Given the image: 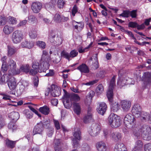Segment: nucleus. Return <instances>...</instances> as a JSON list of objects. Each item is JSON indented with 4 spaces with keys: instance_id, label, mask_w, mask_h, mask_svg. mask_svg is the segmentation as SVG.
Masks as SVG:
<instances>
[{
    "instance_id": "e433bc0d",
    "label": "nucleus",
    "mask_w": 151,
    "mask_h": 151,
    "mask_svg": "<svg viewBox=\"0 0 151 151\" xmlns=\"http://www.w3.org/2000/svg\"><path fill=\"white\" fill-rule=\"evenodd\" d=\"M80 98L78 94L73 93L71 94L70 99L71 101H80Z\"/></svg>"
},
{
    "instance_id": "b1692460",
    "label": "nucleus",
    "mask_w": 151,
    "mask_h": 151,
    "mask_svg": "<svg viewBox=\"0 0 151 151\" xmlns=\"http://www.w3.org/2000/svg\"><path fill=\"white\" fill-rule=\"evenodd\" d=\"M21 45L22 47L27 48L29 49L34 46V44L32 41L25 40L22 42Z\"/></svg>"
},
{
    "instance_id": "9d476101",
    "label": "nucleus",
    "mask_w": 151,
    "mask_h": 151,
    "mask_svg": "<svg viewBox=\"0 0 151 151\" xmlns=\"http://www.w3.org/2000/svg\"><path fill=\"white\" fill-rule=\"evenodd\" d=\"M142 111V108L140 105L138 104H134L132 109V114L136 117L140 116Z\"/></svg>"
},
{
    "instance_id": "aec40b11",
    "label": "nucleus",
    "mask_w": 151,
    "mask_h": 151,
    "mask_svg": "<svg viewBox=\"0 0 151 151\" xmlns=\"http://www.w3.org/2000/svg\"><path fill=\"white\" fill-rule=\"evenodd\" d=\"M77 69L82 73H88L89 72L88 66L84 63H82L78 66Z\"/></svg>"
},
{
    "instance_id": "f8f14e48",
    "label": "nucleus",
    "mask_w": 151,
    "mask_h": 151,
    "mask_svg": "<svg viewBox=\"0 0 151 151\" xmlns=\"http://www.w3.org/2000/svg\"><path fill=\"white\" fill-rule=\"evenodd\" d=\"M42 7V4L39 2H33L32 4L31 8L33 12L35 13H38L40 12Z\"/></svg>"
},
{
    "instance_id": "a18cd8bd",
    "label": "nucleus",
    "mask_w": 151,
    "mask_h": 151,
    "mask_svg": "<svg viewBox=\"0 0 151 151\" xmlns=\"http://www.w3.org/2000/svg\"><path fill=\"white\" fill-rule=\"evenodd\" d=\"M78 8L76 5H74L71 10V14L73 17L75 16L76 14L78 12Z\"/></svg>"
},
{
    "instance_id": "680f3d73",
    "label": "nucleus",
    "mask_w": 151,
    "mask_h": 151,
    "mask_svg": "<svg viewBox=\"0 0 151 151\" xmlns=\"http://www.w3.org/2000/svg\"><path fill=\"white\" fill-rule=\"evenodd\" d=\"M39 80V78L37 76H35L33 78V83L35 86L37 87L38 86Z\"/></svg>"
},
{
    "instance_id": "bf43d9fd",
    "label": "nucleus",
    "mask_w": 151,
    "mask_h": 151,
    "mask_svg": "<svg viewBox=\"0 0 151 151\" xmlns=\"http://www.w3.org/2000/svg\"><path fill=\"white\" fill-rule=\"evenodd\" d=\"M133 133L134 135L136 137H139L140 136V134L141 133V132L140 131V129H134Z\"/></svg>"
},
{
    "instance_id": "6e6d98bb",
    "label": "nucleus",
    "mask_w": 151,
    "mask_h": 151,
    "mask_svg": "<svg viewBox=\"0 0 151 151\" xmlns=\"http://www.w3.org/2000/svg\"><path fill=\"white\" fill-rule=\"evenodd\" d=\"M137 10H134L130 11L129 15L132 18H135L137 16Z\"/></svg>"
},
{
    "instance_id": "f257e3e1",
    "label": "nucleus",
    "mask_w": 151,
    "mask_h": 151,
    "mask_svg": "<svg viewBox=\"0 0 151 151\" xmlns=\"http://www.w3.org/2000/svg\"><path fill=\"white\" fill-rule=\"evenodd\" d=\"M116 76L114 75L111 79L109 87V89L107 92V96L110 103L111 109V111L114 112H116L120 109L119 105L117 102L114 101L113 99V91L114 86L115 84Z\"/></svg>"
},
{
    "instance_id": "a878e982",
    "label": "nucleus",
    "mask_w": 151,
    "mask_h": 151,
    "mask_svg": "<svg viewBox=\"0 0 151 151\" xmlns=\"http://www.w3.org/2000/svg\"><path fill=\"white\" fill-rule=\"evenodd\" d=\"M14 30V28L8 25H6L3 29L4 32L6 35H9L12 33Z\"/></svg>"
},
{
    "instance_id": "39448f33",
    "label": "nucleus",
    "mask_w": 151,
    "mask_h": 151,
    "mask_svg": "<svg viewBox=\"0 0 151 151\" xmlns=\"http://www.w3.org/2000/svg\"><path fill=\"white\" fill-rule=\"evenodd\" d=\"M124 123L127 128L130 129L133 127L136 123L135 119L131 114H128L126 115L124 117Z\"/></svg>"
},
{
    "instance_id": "7ed1b4c3",
    "label": "nucleus",
    "mask_w": 151,
    "mask_h": 151,
    "mask_svg": "<svg viewBox=\"0 0 151 151\" xmlns=\"http://www.w3.org/2000/svg\"><path fill=\"white\" fill-rule=\"evenodd\" d=\"M109 123L112 128H116L120 127L122 123V120L119 116L112 113L108 117Z\"/></svg>"
},
{
    "instance_id": "8fccbe9b",
    "label": "nucleus",
    "mask_w": 151,
    "mask_h": 151,
    "mask_svg": "<svg viewBox=\"0 0 151 151\" xmlns=\"http://www.w3.org/2000/svg\"><path fill=\"white\" fill-rule=\"evenodd\" d=\"M78 54V53L76 50H72L69 53L70 58H73L77 56Z\"/></svg>"
},
{
    "instance_id": "09e8293b",
    "label": "nucleus",
    "mask_w": 151,
    "mask_h": 151,
    "mask_svg": "<svg viewBox=\"0 0 151 151\" xmlns=\"http://www.w3.org/2000/svg\"><path fill=\"white\" fill-rule=\"evenodd\" d=\"M72 141L73 146L74 148H77L80 146L79 143L80 140H78L75 138H73Z\"/></svg>"
},
{
    "instance_id": "a211bd4d",
    "label": "nucleus",
    "mask_w": 151,
    "mask_h": 151,
    "mask_svg": "<svg viewBox=\"0 0 151 151\" xmlns=\"http://www.w3.org/2000/svg\"><path fill=\"white\" fill-rule=\"evenodd\" d=\"M96 147L98 151H107V147L105 143L103 141L97 142Z\"/></svg>"
},
{
    "instance_id": "de8ad7c7",
    "label": "nucleus",
    "mask_w": 151,
    "mask_h": 151,
    "mask_svg": "<svg viewBox=\"0 0 151 151\" xmlns=\"http://www.w3.org/2000/svg\"><path fill=\"white\" fill-rule=\"evenodd\" d=\"M129 12L130 11L129 10H124L123 12L120 14L119 16L123 17L128 18L129 17Z\"/></svg>"
},
{
    "instance_id": "49530a36",
    "label": "nucleus",
    "mask_w": 151,
    "mask_h": 151,
    "mask_svg": "<svg viewBox=\"0 0 151 151\" xmlns=\"http://www.w3.org/2000/svg\"><path fill=\"white\" fill-rule=\"evenodd\" d=\"M54 20L56 23L60 22L61 21V18L60 15L58 14H55L54 17Z\"/></svg>"
},
{
    "instance_id": "6ab92c4d",
    "label": "nucleus",
    "mask_w": 151,
    "mask_h": 151,
    "mask_svg": "<svg viewBox=\"0 0 151 151\" xmlns=\"http://www.w3.org/2000/svg\"><path fill=\"white\" fill-rule=\"evenodd\" d=\"M110 136L112 139L116 142L120 140L122 137L121 134L117 132H111Z\"/></svg>"
},
{
    "instance_id": "5701e85b",
    "label": "nucleus",
    "mask_w": 151,
    "mask_h": 151,
    "mask_svg": "<svg viewBox=\"0 0 151 151\" xmlns=\"http://www.w3.org/2000/svg\"><path fill=\"white\" fill-rule=\"evenodd\" d=\"M6 146L8 148L13 149L15 146L16 142L13 141L7 138L5 140Z\"/></svg>"
},
{
    "instance_id": "2f4dec72",
    "label": "nucleus",
    "mask_w": 151,
    "mask_h": 151,
    "mask_svg": "<svg viewBox=\"0 0 151 151\" xmlns=\"http://www.w3.org/2000/svg\"><path fill=\"white\" fill-rule=\"evenodd\" d=\"M30 69V67L29 64H27L25 65H22L20 68L19 70L20 73L22 71L26 73H28Z\"/></svg>"
},
{
    "instance_id": "774afa93",
    "label": "nucleus",
    "mask_w": 151,
    "mask_h": 151,
    "mask_svg": "<svg viewBox=\"0 0 151 151\" xmlns=\"http://www.w3.org/2000/svg\"><path fill=\"white\" fill-rule=\"evenodd\" d=\"M7 70V67L6 64L3 63L1 66V70L2 71L4 72L6 71Z\"/></svg>"
},
{
    "instance_id": "0eeeda50",
    "label": "nucleus",
    "mask_w": 151,
    "mask_h": 151,
    "mask_svg": "<svg viewBox=\"0 0 151 151\" xmlns=\"http://www.w3.org/2000/svg\"><path fill=\"white\" fill-rule=\"evenodd\" d=\"M101 128L98 124H93L88 130L89 134L92 136L96 137L100 133Z\"/></svg>"
},
{
    "instance_id": "ddd939ff",
    "label": "nucleus",
    "mask_w": 151,
    "mask_h": 151,
    "mask_svg": "<svg viewBox=\"0 0 151 151\" xmlns=\"http://www.w3.org/2000/svg\"><path fill=\"white\" fill-rule=\"evenodd\" d=\"M9 65L11 70L12 74L9 72V75L18 74L20 73L19 70H16V64L15 62L13 60H10L9 62Z\"/></svg>"
},
{
    "instance_id": "052dcab7",
    "label": "nucleus",
    "mask_w": 151,
    "mask_h": 151,
    "mask_svg": "<svg viewBox=\"0 0 151 151\" xmlns=\"http://www.w3.org/2000/svg\"><path fill=\"white\" fill-rule=\"evenodd\" d=\"M145 151H151V144L147 143L144 145Z\"/></svg>"
},
{
    "instance_id": "72a5a7b5",
    "label": "nucleus",
    "mask_w": 151,
    "mask_h": 151,
    "mask_svg": "<svg viewBox=\"0 0 151 151\" xmlns=\"http://www.w3.org/2000/svg\"><path fill=\"white\" fill-rule=\"evenodd\" d=\"M54 147H61L63 144V141L61 139H55L54 140Z\"/></svg>"
},
{
    "instance_id": "4468645a",
    "label": "nucleus",
    "mask_w": 151,
    "mask_h": 151,
    "mask_svg": "<svg viewBox=\"0 0 151 151\" xmlns=\"http://www.w3.org/2000/svg\"><path fill=\"white\" fill-rule=\"evenodd\" d=\"M107 106L106 104L104 102H101L98 106L96 110L98 113L103 115L107 110Z\"/></svg>"
},
{
    "instance_id": "5fc2aeb1",
    "label": "nucleus",
    "mask_w": 151,
    "mask_h": 151,
    "mask_svg": "<svg viewBox=\"0 0 151 151\" xmlns=\"http://www.w3.org/2000/svg\"><path fill=\"white\" fill-rule=\"evenodd\" d=\"M137 23L136 22H130L128 24L129 27L135 28H137Z\"/></svg>"
},
{
    "instance_id": "864d4df0",
    "label": "nucleus",
    "mask_w": 151,
    "mask_h": 151,
    "mask_svg": "<svg viewBox=\"0 0 151 151\" xmlns=\"http://www.w3.org/2000/svg\"><path fill=\"white\" fill-rule=\"evenodd\" d=\"M65 2L63 0H58L57 5L58 7L60 9L63 7Z\"/></svg>"
},
{
    "instance_id": "cd10ccee",
    "label": "nucleus",
    "mask_w": 151,
    "mask_h": 151,
    "mask_svg": "<svg viewBox=\"0 0 151 151\" xmlns=\"http://www.w3.org/2000/svg\"><path fill=\"white\" fill-rule=\"evenodd\" d=\"M76 23L78 24V25H76L73 26V28L74 29H76L78 32H80L83 28L84 24L83 22H77L74 21Z\"/></svg>"
},
{
    "instance_id": "ea45409f",
    "label": "nucleus",
    "mask_w": 151,
    "mask_h": 151,
    "mask_svg": "<svg viewBox=\"0 0 151 151\" xmlns=\"http://www.w3.org/2000/svg\"><path fill=\"white\" fill-rule=\"evenodd\" d=\"M24 112L27 118L30 119L32 118L33 114L29 110L25 109L24 111Z\"/></svg>"
},
{
    "instance_id": "338daca9",
    "label": "nucleus",
    "mask_w": 151,
    "mask_h": 151,
    "mask_svg": "<svg viewBox=\"0 0 151 151\" xmlns=\"http://www.w3.org/2000/svg\"><path fill=\"white\" fill-rule=\"evenodd\" d=\"M42 124L43 127V128H48L49 127L50 125V124L48 122H42Z\"/></svg>"
},
{
    "instance_id": "37998d69",
    "label": "nucleus",
    "mask_w": 151,
    "mask_h": 151,
    "mask_svg": "<svg viewBox=\"0 0 151 151\" xmlns=\"http://www.w3.org/2000/svg\"><path fill=\"white\" fill-rule=\"evenodd\" d=\"M92 115L87 114L83 118V121L85 123H88L89 121L91 119Z\"/></svg>"
},
{
    "instance_id": "dca6fc26",
    "label": "nucleus",
    "mask_w": 151,
    "mask_h": 151,
    "mask_svg": "<svg viewBox=\"0 0 151 151\" xmlns=\"http://www.w3.org/2000/svg\"><path fill=\"white\" fill-rule=\"evenodd\" d=\"M8 86L11 90H13L17 86L16 80L14 78H11L7 82Z\"/></svg>"
},
{
    "instance_id": "393cba45",
    "label": "nucleus",
    "mask_w": 151,
    "mask_h": 151,
    "mask_svg": "<svg viewBox=\"0 0 151 151\" xmlns=\"http://www.w3.org/2000/svg\"><path fill=\"white\" fill-rule=\"evenodd\" d=\"M73 135L75 138L78 140H80L81 139V132L79 128H76L74 129Z\"/></svg>"
},
{
    "instance_id": "c85d7f7f",
    "label": "nucleus",
    "mask_w": 151,
    "mask_h": 151,
    "mask_svg": "<svg viewBox=\"0 0 151 151\" xmlns=\"http://www.w3.org/2000/svg\"><path fill=\"white\" fill-rule=\"evenodd\" d=\"M7 56L9 57H11L14 54L17 52V49L16 48L13 46H8Z\"/></svg>"
},
{
    "instance_id": "58836bf2",
    "label": "nucleus",
    "mask_w": 151,
    "mask_h": 151,
    "mask_svg": "<svg viewBox=\"0 0 151 151\" xmlns=\"http://www.w3.org/2000/svg\"><path fill=\"white\" fill-rule=\"evenodd\" d=\"M104 90L103 87L101 84H99L96 90V92L97 95H99L101 94Z\"/></svg>"
},
{
    "instance_id": "e2e57ef3",
    "label": "nucleus",
    "mask_w": 151,
    "mask_h": 151,
    "mask_svg": "<svg viewBox=\"0 0 151 151\" xmlns=\"http://www.w3.org/2000/svg\"><path fill=\"white\" fill-rule=\"evenodd\" d=\"M55 126L57 130H59L60 129V123L58 120H55L54 121Z\"/></svg>"
},
{
    "instance_id": "7c9ffc66",
    "label": "nucleus",
    "mask_w": 151,
    "mask_h": 151,
    "mask_svg": "<svg viewBox=\"0 0 151 151\" xmlns=\"http://www.w3.org/2000/svg\"><path fill=\"white\" fill-rule=\"evenodd\" d=\"M74 111L77 115H79L81 112V107L78 103H74L73 104Z\"/></svg>"
},
{
    "instance_id": "a19ab883",
    "label": "nucleus",
    "mask_w": 151,
    "mask_h": 151,
    "mask_svg": "<svg viewBox=\"0 0 151 151\" xmlns=\"http://www.w3.org/2000/svg\"><path fill=\"white\" fill-rule=\"evenodd\" d=\"M61 56L68 60H70V54L68 52H66L65 50H63L61 52Z\"/></svg>"
},
{
    "instance_id": "423d86ee",
    "label": "nucleus",
    "mask_w": 151,
    "mask_h": 151,
    "mask_svg": "<svg viewBox=\"0 0 151 151\" xmlns=\"http://www.w3.org/2000/svg\"><path fill=\"white\" fill-rule=\"evenodd\" d=\"M23 38L22 32L19 30H16L14 32L12 35L11 40L14 44L20 43Z\"/></svg>"
},
{
    "instance_id": "c756f323",
    "label": "nucleus",
    "mask_w": 151,
    "mask_h": 151,
    "mask_svg": "<svg viewBox=\"0 0 151 151\" xmlns=\"http://www.w3.org/2000/svg\"><path fill=\"white\" fill-rule=\"evenodd\" d=\"M39 111L42 114L45 115H48L50 112V108L46 105L40 107Z\"/></svg>"
},
{
    "instance_id": "c03bdc74",
    "label": "nucleus",
    "mask_w": 151,
    "mask_h": 151,
    "mask_svg": "<svg viewBox=\"0 0 151 151\" xmlns=\"http://www.w3.org/2000/svg\"><path fill=\"white\" fill-rule=\"evenodd\" d=\"M8 22L10 24L13 25L17 23V20L15 18L9 16V17Z\"/></svg>"
},
{
    "instance_id": "69168bd1",
    "label": "nucleus",
    "mask_w": 151,
    "mask_h": 151,
    "mask_svg": "<svg viewBox=\"0 0 151 151\" xmlns=\"http://www.w3.org/2000/svg\"><path fill=\"white\" fill-rule=\"evenodd\" d=\"M117 84L121 88L126 85L125 83H124V81H121L120 80L118 81L117 82Z\"/></svg>"
},
{
    "instance_id": "13d9d810",
    "label": "nucleus",
    "mask_w": 151,
    "mask_h": 151,
    "mask_svg": "<svg viewBox=\"0 0 151 151\" xmlns=\"http://www.w3.org/2000/svg\"><path fill=\"white\" fill-rule=\"evenodd\" d=\"M28 107L32 111L37 115L39 117H41V114L39 113L32 106H29Z\"/></svg>"
},
{
    "instance_id": "0e129e2a",
    "label": "nucleus",
    "mask_w": 151,
    "mask_h": 151,
    "mask_svg": "<svg viewBox=\"0 0 151 151\" xmlns=\"http://www.w3.org/2000/svg\"><path fill=\"white\" fill-rule=\"evenodd\" d=\"M54 71L53 70H50L49 72L46 74L45 76H52L54 74Z\"/></svg>"
},
{
    "instance_id": "79ce46f5",
    "label": "nucleus",
    "mask_w": 151,
    "mask_h": 151,
    "mask_svg": "<svg viewBox=\"0 0 151 151\" xmlns=\"http://www.w3.org/2000/svg\"><path fill=\"white\" fill-rule=\"evenodd\" d=\"M143 146V143L140 140H138L136 142L134 147L142 149Z\"/></svg>"
},
{
    "instance_id": "412c9836",
    "label": "nucleus",
    "mask_w": 151,
    "mask_h": 151,
    "mask_svg": "<svg viewBox=\"0 0 151 151\" xmlns=\"http://www.w3.org/2000/svg\"><path fill=\"white\" fill-rule=\"evenodd\" d=\"M150 115L147 112L142 111L141 114V116L139 117H140V119L142 121L146 120H148L151 121V111Z\"/></svg>"
},
{
    "instance_id": "3c124183",
    "label": "nucleus",
    "mask_w": 151,
    "mask_h": 151,
    "mask_svg": "<svg viewBox=\"0 0 151 151\" xmlns=\"http://www.w3.org/2000/svg\"><path fill=\"white\" fill-rule=\"evenodd\" d=\"M63 41V40L62 37L57 36L55 42L56 43L57 45H60L62 43Z\"/></svg>"
},
{
    "instance_id": "20e7f679",
    "label": "nucleus",
    "mask_w": 151,
    "mask_h": 151,
    "mask_svg": "<svg viewBox=\"0 0 151 151\" xmlns=\"http://www.w3.org/2000/svg\"><path fill=\"white\" fill-rule=\"evenodd\" d=\"M141 136L144 140H151V128L149 126L143 125L140 128Z\"/></svg>"
},
{
    "instance_id": "473e14b6",
    "label": "nucleus",
    "mask_w": 151,
    "mask_h": 151,
    "mask_svg": "<svg viewBox=\"0 0 151 151\" xmlns=\"http://www.w3.org/2000/svg\"><path fill=\"white\" fill-rule=\"evenodd\" d=\"M126 148L124 145L123 143H118L116 144L114 148V151H122Z\"/></svg>"
},
{
    "instance_id": "f704fd0d",
    "label": "nucleus",
    "mask_w": 151,
    "mask_h": 151,
    "mask_svg": "<svg viewBox=\"0 0 151 151\" xmlns=\"http://www.w3.org/2000/svg\"><path fill=\"white\" fill-rule=\"evenodd\" d=\"M44 69L41 68L40 70L38 71L37 70H35L34 69H30L28 73H29V74L30 75L32 76H34L37 74L38 72H44Z\"/></svg>"
},
{
    "instance_id": "4d7b16f0",
    "label": "nucleus",
    "mask_w": 151,
    "mask_h": 151,
    "mask_svg": "<svg viewBox=\"0 0 151 151\" xmlns=\"http://www.w3.org/2000/svg\"><path fill=\"white\" fill-rule=\"evenodd\" d=\"M6 20L5 17L3 16H0V25H4L6 24Z\"/></svg>"
},
{
    "instance_id": "f03ea898",
    "label": "nucleus",
    "mask_w": 151,
    "mask_h": 151,
    "mask_svg": "<svg viewBox=\"0 0 151 151\" xmlns=\"http://www.w3.org/2000/svg\"><path fill=\"white\" fill-rule=\"evenodd\" d=\"M140 70H137V73L134 76L137 80L139 79V81L142 82V88L143 90L146 88L148 86L150 85L151 83V72L147 71L143 72L142 77H141Z\"/></svg>"
},
{
    "instance_id": "4be33fe9",
    "label": "nucleus",
    "mask_w": 151,
    "mask_h": 151,
    "mask_svg": "<svg viewBox=\"0 0 151 151\" xmlns=\"http://www.w3.org/2000/svg\"><path fill=\"white\" fill-rule=\"evenodd\" d=\"M9 116L12 120V121L16 122L19 118V114L18 112L13 111L9 114Z\"/></svg>"
},
{
    "instance_id": "2eb2a0df",
    "label": "nucleus",
    "mask_w": 151,
    "mask_h": 151,
    "mask_svg": "<svg viewBox=\"0 0 151 151\" xmlns=\"http://www.w3.org/2000/svg\"><path fill=\"white\" fill-rule=\"evenodd\" d=\"M50 93L52 96L56 97L60 95V92L59 88L56 85L52 84L51 86Z\"/></svg>"
},
{
    "instance_id": "f3484780",
    "label": "nucleus",
    "mask_w": 151,
    "mask_h": 151,
    "mask_svg": "<svg viewBox=\"0 0 151 151\" xmlns=\"http://www.w3.org/2000/svg\"><path fill=\"white\" fill-rule=\"evenodd\" d=\"M121 105L123 110L127 111L130 107L131 103L130 101L123 100L121 101Z\"/></svg>"
},
{
    "instance_id": "bb28decb",
    "label": "nucleus",
    "mask_w": 151,
    "mask_h": 151,
    "mask_svg": "<svg viewBox=\"0 0 151 151\" xmlns=\"http://www.w3.org/2000/svg\"><path fill=\"white\" fill-rule=\"evenodd\" d=\"M16 122L11 121L8 124V127L9 129L12 132L16 131L18 129Z\"/></svg>"
},
{
    "instance_id": "c9c22d12",
    "label": "nucleus",
    "mask_w": 151,
    "mask_h": 151,
    "mask_svg": "<svg viewBox=\"0 0 151 151\" xmlns=\"http://www.w3.org/2000/svg\"><path fill=\"white\" fill-rule=\"evenodd\" d=\"M56 36L55 33L53 31H52L50 33L48 39L51 43H54L55 42V38Z\"/></svg>"
},
{
    "instance_id": "1a4fd4ad",
    "label": "nucleus",
    "mask_w": 151,
    "mask_h": 151,
    "mask_svg": "<svg viewBox=\"0 0 151 151\" xmlns=\"http://www.w3.org/2000/svg\"><path fill=\"white\" fill-rule=\"evenodd\" d=\"M44 130L43 127L42 123V122L37 123L34 127L32 132V134L33 135L36 134L42 135V132Z\"/></svg>"
},
{
    "instance_id": "4c0bfd02",
    "label": "nucleus",
    "mask_w": 151,
    "mask_h": 151,
    "mask_svg": "<svg viewBox=\"0 0 151 151\" xmlns=\"http://www.w3.org/2000/svg\"><path fill=\"white\" fill-rule=\"evenodd\" d=\"M36 45L42 49H44L46 47V44L43 41H38L36 42Z\"/></svg>"
},
{
    "instance_id": "9b49d317",
    "label": "nucleus",
    "mask_w": 151,
    "mask_h": 151,
    "mask_svg": "<svg viewBox=\"0 0 151 151\" xmlns=\"http://www.w3.org/2000/svg\"><path fill=\"white\" fill-rule=\"evenodd\" d=\"M41 60V61L44 62H43V64L45 65L47 68H48V66L50 65L49 63L50 59L48 56V53L46 51H43V54Z\"/></svg>"
},
{
    "instance_id": "6e6552de",
    "label": "nucleus",
    "mask_w": 151,
    "mask_h": 151,
    "mask_svg": "<svg viewBox=\"0 0 151 151\" xmlns=\"http://www.w3.org/2000/svg\"><path fill=\"white\" fill-rule=\"evenodd\" d=\"M43 62H44L41 61V60L39 62L37 61H34L32 64V68L35 70H37L38 71L40 70L41 68H43L45 70H44V72H45L49 68V66H48V68H47L45 65L43 64Z\"/></svg>"
},
{
    "instance_id": "603ef678",
    "label": "nucleus",
    "mask_w": 151,
    "mask_h": 151,
    "mask_svg": "<svg viewBox=\"0 0 151 151\" xmlns=\"http://www.w3.org/2000/svg\"><path fill=\"white\" fill-rule=\"evenodd\" d=\"M63 102L65 107L69 108L70 106L69 99H67L63 100Z\"/></svg>"
}]
</instances>
